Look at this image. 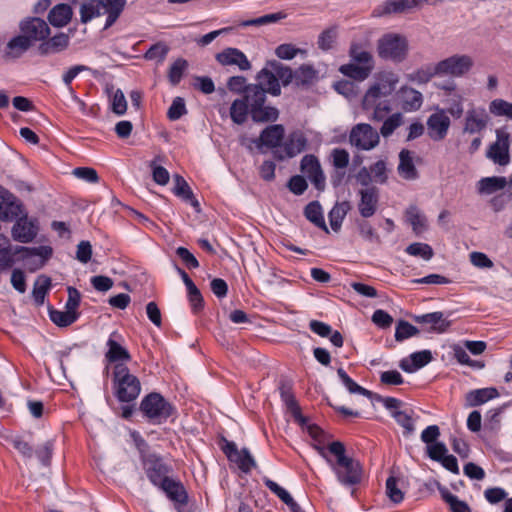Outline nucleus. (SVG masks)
<instances>
[{
  "label": "nucleus",
  "mask_w": 512,
  "mask_h": 512,
  "mask_svg": "<svg viewBox=\"0 0 512 512\" xmlns=\"http://www.w3.org/2000/svg\"><path fill=\"white\" fill-rule=\"evenodd\" d=\"M307 140L300 132H293L289 135L288 139L284 142L282 149L284 151V155H281L280 158L283 157H294L297 154L301 153L306 147Z\"/></svg>",
  "instance_id": "nucleus-31"
},
{
  "label": "nucleus",
  "mask_w": 512,
  "mask_h": 512,
  "mask_svg": "<svg viewBox=\"0 0 512 512\" xmlns=\"http://www.w3.org/2000/svg\"><path fill=\"white\" fill-rule=\"evenodd\" d=\"M412 319L414 322L422 325L425 331L438 334L446 332L451 325V322L440 311L414 315Z\"/></svg>",
  "instance_id": "nucleus-18"
},
{
  "label": "nucleus",
  "mask_w": 512,
  "mask_h": 512,
  "mask_svg": "<svg viewBox=\"0 0 512 512\" xmlns=\"http://www.w3.org/2000/svg\"><path fill=\"white\" fill-rule=\"evenodd\" d=\"M16 247L13 248L7 237L0 235V269L5 270L14 264V256H16Z\"/></svg>",
  "instance_id": "nucleus-39"
},
{
  "label": "nucleus",
  "mask_w": 512,
  "mask_h": 512,
  "mask_svg": "<svg viewBox=\"0 0 512 512\" xmlns=\"http://www.w3.org/2000/svg\"><path fill=\"white\" fill-rule=\"evenodd\" d=\"M257 86L262 88L265 93L278 96L281 93L279 81L273 71L263 68L257 75Z\"/></svg>",
  "instance_id": "nucleus-28"
},
{
  "label": "nucleus",
  "mask_w": 512,
  "mask_h": 512,
  "mask_svg": "<svg viewBox=\"0 0 512 512\" xmlns=\"http://www.w3.org/2000/svg\"><path fill=\"white\" fill-rule=\"evenodd\" d=\"M16 253L21 254L24 266L30 271L35 272L41 269L51 258L53 249L51 246L42 245L38 247L16 246Z\"/></svg>",
  "instance_id": "nucleus-10"
},
{
  "label": "nucleus",
  "mask_w": 512,
  "mask_h": 512,
  "mask_svg": "<svg viewBox=\"0 0 512 512\" xmlns=\"http://www.w3.org/2000/svg\"><path fill=\"white\" fill-rule=\"evenodd\" d=\"M157 161H162V157L157 156L150 162L149 167L152 169L153 180L163 186L169 182L170 174L166 168L158 165Z\"/></svg>",
  "instance_id": "nucleus-54"
},
{
  "label": "nucleus",
  "mask_w": 512,
  "mask_h": 512,
  "mask_svg": "<svg viewBox=\"0 0 512 512\" xmlns=\"http://www.w3.org/2000/svg\"><path fill=\"white\" fill-rule=\"evenodd\" d=\"M125 6L126 0H89L80 7V20L88 23L96 17L106 15L104 29H108L120 17Z\"/></svg>",
  "instance_id": "nucleus-4"
},
{
  "label": "nucleus",
  "mask_w": 512,
  "mask_h": 512,
  "mask_svg": "<svg viewBox=\"0 0 512 512\" xmlns=\"http://www.w3.org/2000/svg\"><path fill=\"white\" fill-rule=\"evenodd\" d=\"M72 14L68 4H58L49 12L48 20L54 27H64L70 22Z\"/></svg>",
  "instance_id": "nucleus-34"
},
{
  "label": "nucleus",
  "mask_w": 512,
  "mask_h": 512,
  "mask_svg": "<svg viewBox=\"0 0 512 512\" xmlns=\"http://www.w3.org/2000/svg\"><path fill=\"white\" fill-rule=\"evenodd\" d=\"M408 40L397 33H387L377 41V53L379 58L393 63L403 62L408 55Z\"/></svg>",
  "instance_id": "nucleus-6"
},
{
  "label": "nucleus",
  "mask_w": 512,
  "mask_h": 512,
  "mask_svg": "<svg viewBox=\"0 0 512 512\" xmlns=\"http://www.w3.org/2000/svg\"><path fill=\"white\" fill-rule=\"evenodd\" d=\"M112 111L117 115L125 114L127 110V101L122 90L117 89L111 100Z\"/></svg>",
  "instance_id": "nucleus-63"
},
{
  "label": "nucleus",
  "mask_w": 512,
  "mask_h": 512,
  "mask_svg": "<svg viewBox=\"0 0 512 512\" xmlns=\"http://www.w3.org/2000/svg\"><path fill=\"white\" fill-rule=\"evenodd\" d=\"M108 350L105 354V358L110 363H123L131 360V355L129 351L120 345L117 341H115L112 337H110L106 343Z\"/></svg>",
  "instance_id": "nucleus-29"
},
{
  "label": "nucleus",
  "mask_w": 512,
  "mask_h": 512,
  "mask_svg": "<svg viewBox=\"0 0 512 512\" xmlns=\"http://www.w3.org/2000/svg\"><path fill=\"white\" fill-rule=\"evenodd\" d=\"M436 70V64L433 66H427L420 68L412 73L407 74V79L413 83L417 84H426L428 83L434 76H438V72Z\"/></svg>",
  "instance_id": "nucleus-50"
},
{
  "label": "nucleus",
  "mask_w": 512,
  "mask_h": 512,
  "mask_svg": "<svg viewBox=\"0 0 512 512\" xmlns=\"http://www.w3.org/2000/svg\"><path fill=\"white\" fill-rule=\"evenodd\" d=\"M419 333V330L407 321L400 320L395 329V339L398 342L404 341Z\"/></svg>",
  "instance_id": "nucleus-57"
},
{
  "label": "nucleus",
  "mask_w": 512,
  "mask_h": 512,
  "mask_svg": "<svg viewBox=\"0 0 512 512\" xmlns=\"http://www.w3.org/2000/svg\"><path fill=\"white\" fill-rule=\"evenodd\" d=\"M315 77L316 71L309 65H302L295 71V83L297 85L309 84Z\"/></svg>",
  "instance_id": "nucleus-59"
},
{
  "label": "nucleus",
  "mask_w": 512,
  "mask_h": 512,
  "mask_svg": "<svg viewBox=\"0 0 512 512\" xmlns=\"http://www.w3.org/2000/svg\"><path fill=\"white\" fill-rule=\"evenodd\" d=\"M51 286V279L44 275L39 276L33 287L32 296L37 305H42L45 300V296L48 293Z\"/></svg>",
  "instance_id": "nucleus-48"
},
{
  "label": "nucleus",
  "mask_w": 512,
  "mask_h": 512,
  "mask_svg": "<svg viewBox=\"0 0 512 512\" xmlns=\"http://www.w3.org/2000/svg\"><path fill=\"white\" fill-rule=\"evenodd\" d=\"M223 452L229 461L235 463L244 473H249L256 467V461L247 448L239 450L234 442H226Z\"/></svg>",
  "instance_id": "nucleus-16"
},
{
  "label": "nucleus",
  "mask_w": 512,
  "mask_h": 512,
  "mask_svg": "<svg viewBox=\"0 0 512 512\" xmlns=\"http://www.w3.org/2000/svg\"><path fill=\"white\" fill-rule=\"evenodd\" d=\"M39 223L36 218H29L27 215H21L16 219L12 227L11 234L15 241L21 243H30L37 236Z\"/></svg>",
  "instance_id": "nucleus-15"
},
{
  "label": "nucleus",
  "mask_w": 512,
  "mask_h": 512,
  "mask_svg": "<svg viewBox=\"0 0 512 512\" xmlns=\"http://www.w3.org/2000/svg\"><path fill=\"white\" fill-rule=\"evenodd\" d=\"M360 200L358 210L363 218L372 217L378 208L379 189L377 187H367L358 191Z\"/></svg>",
  "instance_id": "nucleus-23"
},
{
  "label": "nucleus",
  "mask_w": 512,
  "mask_h": 512,
  "mask_svg": "<svg viewBox=\"0 0 512 512\" xmlns=\"http://www.w3.org/2000/svg\"><path fill=\"white\" fill-rule=\"evenodd\" d=\"M319 454L326 460L337 480L344 486H355L362 480L360 463L346 455L343 443L333 441L327 447H317Z\"/></svg>",
  "instance_id": "nucleus-1"
},
{
  "label": "nucleus",
  "mask_w": 512,
  "mask_h": 512,
  "mask_svg": "<svg viewBox=\"0 0 512 512\" xmlns=\"http://www.w3.org/2000/svg\"><path fill=\"white\" fill-rule=\"evenodd\" d=\"M432 360V354L429 350H422L412 353L409 357L403 358L400 361V368L407 372L413 373L418 369L424 367Z\"/></svg>",
  "instance_id": "nucleus-25"
},
{
  "label": "nucleus",
  "mask_w": 512,
  "mask_h": 512,
  "mask_svg": "<svg viewBox=\"0 0 512 512\" xmlns=\"http://www.w3.org/2000/svg\"><path fill=\"white\" fill-rule=\"evenodd\" d=\"M349 141L357 149L369 151L379 144L380 137L379 133L371 125L360 123L352 128Z\"/></svg>",
  "instance_id": "nucleus-13"
},
{
  "label": "nucleus",
  "mask_w": 512,
  "mask_h": 512,
  "mask_svg": "<svg viewBox=\"0 0 512 512\" xmlns=\"http://www.w3.org/2000/svg\"><path fill=\"white\" fill-rule=\"evenodd\" d=\"M301 172L311 181L317 190L325 188V176L318 158L314 155H305L301 160Z\"/></svg>",
  "instance_id": "nucleus-17"
},
{
  "label": "nucleus",
  "mask_w": 512,
  "mask_h": 512,
  "mask_svg": "<svg viewBox=\"0 0 512 512\" xmlns=\"http://www.w3.org/2000/svg\"><path fill=\"white\" fill-rule=\"evenodd\" d=\"M22 215V205L8 190L0 187V219L11 221Z\"/></svg>",
  "instance_id": "nucleus-24"
},
{
  "label": "nucleus",
  "mask_w": 512,
  "mask_h": 512,
  "mask_svg": "<svg viewBox=\"0 0 512 512\" xmlns=\"http://www.w3.org/2000/svg\"><path fill=\"white\" fill-rule=\"evenodd\" d=\"M243 99L247 101L250 112L265 103L266 93L257 85H249L245 91Z\"/></svg>",
  "instance_id": "nucleus-41"
},
{
  "label": "nucleus",
  "mask_w": 512,
  "mask_h": 512,
  "mask_svg": "<svg viewBox=\"0 0 512 512\" xmlns=\"http://www.w3.org/2000/svg\"><path fill=\"white\" fill-rule=\"evenodd\" d=\"M497 397H499L497 389L493 387H487L471 390L468 392L466 394V402L468 406L476 407Z\"/></svg>",
  "instance_id": "nucleus-30"
},
{
  "label": "nucleus",
  "mask_w": 512,
  "mask_h": 512,
  "mask_svg": "<svg viewBox=\"0 0 512 512\" xmlns=\"http://www.w3.org/2000/svg\"><path fill=\"white\" fill-rule=\"evenodd\" d=\"M285 16L281 12L278 13H272L260 16L258 18L250 19V20H244L239 23V26L241 27H247V26H262L267 25L271 23H276L279 20L283 19Z\"/></svg>",
  "instance_id": "nucleus-55"
},
{
  "label": "nucleus",
  "mask_w": 512,
  "mask_h": 512,
  "mask_svg": "<svg viewBox=\"0 0 512 512\" xmlns=\"http://www.w3.org/2000/svg\"><path fill=\"white\" fill-rule=\"evenodd\" d=\"M305 217L315 224L317 227L328 232V228L324 221L323 211L318 201L310 202L304 209Z\"/></svg>",
  "instance_id": "nucleus-40"
},
{
  "label": "nucleus",
  "mask_w": 512,
  "mask_h": 512,
  "mask_svg": "<svg viewBox=\"0 0 512 512\" xmlns=\"http://www.w3.org/2000/svg\"><path fill=\"white\" fill-rule=\"evenodd\" d=\"M395 421L404 428V434L410 435L414 432L415 426L411 413L407 410H401L394 413Z\"/></svg>",
  "instance_id": "nucleus-61"
},
{
  "label": "nucleus",
  "mask_w": 512,
  "mask_h": 512,
  "mask_svg": "<svg viewBox=\"0 0 512 512\" xmlns=\"http://www.w3.org/2000/svg\"><path fill=\"white\" fill-rule=\"evenodd\" d=\"M175 186L174 193L175 195L182 197L184 200L189 201L191 205L195 208L199 207L198 201L194 198L193 193L185 181V179L180 175L174 176Z\"/></svg>",
  "instance_id": "nucleus-46"
},
{
  "label": "nucleus",
  "mask_w": 512,
  "mask_h": 512,
  "mask_svg": "<svg viewBox=\"0 0 512 512\" xmlns=\"http://www.w3.org/2000/svg\"><path fill=\"white\" fill-rule=\"evenodd\" d=\"M399 82V76L390 70L380 71L375 75V82L366 91L362 106L364 110H373L372 119L382 121L391 111V95Z\"/></svg>",
  "instance_id": "nucleus-2"
},
{
  "label": "nucleus",
  "mask_w": 512,
  "mask_h": 512,
  "mask_svg": "<svg viewBox=\"0 0 512 512\" xmlns=\"http://www.w3.org/2000/svg\"><path fill=\"white\" fill-rule=\"evenodd\" d=\"M368 169L375 183L385 184L387 182L388 169L387 164L384 160H378L377 162L372 164Z\"/></svg>",
  "instance_id": "nucleus-58"
},
{
  "label": "nucleus",
  "mask_w": 512,
  "mask_h": 512,
  "mask_svg": "<svg viewBox=\"0 0 512 512\" xmlns=\"http://www.w3.org/2000/svg\"><path fill=\"white\" fill-rule=\"evenodd\" d=\"M31 46V41L25 35H18L13 37L7 43L8 55L13 58L20 57L23 53H25Z\"/></svg>",
  "instance_id": "nucleus-44"
},
{
  "label": "nucleus",
  "mask_w": 512,
  "mask_h": 512,
  "mask_svg": "<svg viewBox=\"0 0 512 512\" xmlns=\"http://www.w3.org/2000/svg\"><path fill=\"white\" fill-rule=\"evenodd\" d=\"M264 484L290 508L291 512H301L300 506L294 501L287 490L269 478H264Z\"/></svg>",
  "instance_id": "nucleus-36"
},
{
  "label": "nucleus",
  "mask_w": 512,
  "mask_h": 512,
  "mask_svg": "<svg viewBox=\"0 0 512 512\" xmlns=\"http://www.w3.org/2000/svg\"><path fill=\"white\" fill-rule=\"evenodd\" d=\"M427 134L433 141H442L448 135L451 126L450 117L447 115L446 109L435 107L432 114L426 121Z\"/></svg>",
  "instance_id": "nucleus-14"
},
{
  "label": "nucleus",
  "mask_w": 512,
  "mask_h": 512,
  "mask_svg": "<svg viewBox=\"0 0 512 512\" xmlns=\"http://www.w3.org/2000/svg\"><path fill=\"white\" fill-rule=\"evenodd\" d=\"M350 63L341 65L339 71L351 79L364 81L375 67L373 54L364 42H352L349 48Z\"/></svg>",
  "instance_id": "nucleus-3"
},
{
  "label": "nucleus",
  "mask_w": 512,
  "mask_h": 512,
  "mask_svg": "<svg viewBox=\"0 0 512 512\" xmlns=\"http://www.w3.org/2000/svg\"><path fill=\"white\" fill-rule=\"evenodd\" d=\"M337 375L341 380L342 384L346 387V389L352 394H360L366 397H371L372 392L358 385L349 375L345 372L344 369L339 368L337 370Z\"/></svg>",
  "instance_id": "nucleus-49"
},
{
  "label": "nucleus",
  "mask_w": 512,
  "mask_h": 512,
  "mask_svg": "<svg viewBox=\"0 0 512 512\" xmlns=\"http://www.w3.org/2000/svg\"><path fill=\"white\" fill-rule=\"evenodd\" d=\"M350 209V203L343 201L336 203L329 212L330 226L335 232L339 231L341 228L342 222Z\"/></svg>",
  "instance_id": "nucleus-38"
},
{
  "label": "nucleus",
  "mask_w": 512,
  "mask_h": 512,
  "mask_svg": "<svg viewBox=\"0 0 512 512\" xmlns=\"http://www.w3.org/2000/svg\"><path fill=\"white\" fill-rule=\"evenodd\" d=\"M399 175L405 180H415L419 174L413 162V153L402 149L399 153V164L397 167Z\"/></svg>",
  "instance_id": "nucleus-27"
},
{
  "label": "nucleus",
  "mask_w": 512,
  "mask_h": 512,
  "mask_svg": "<svg viewBox=\"0 0 512 512\" xmlns=\"http://www.w3.org/2000/svg\"><path fill=\"white\" fill-rule=\"evenodd\" d=\"M439 492L452 512H472L466 502L459 500L458 497L452 494L446 487L439 485Z\"/></svg>",
  "instance_id": "nucleus-42"
},
{
  "label": "nucleus",
  "mask_w": 512,
  "mask_h": 512,
  "mask_svg": "<svg viewBox=\"0 0 512 512\" xmlns=\"http://www.w3.org/2000/svg\"><path fill=\"white\" fill-rule=\"evenodd\" d=\"M50 320L59 327H67L73 324L79 317V313L70 312L65 309L64 311L50 309Z\"/></svg>",
  "instance_id": "nucleus-47"
},
{
  "label": "nucleus",
  "mask_w": 512,
  "mask_h": 512,
  "mask_svg": "<svg viewBox=\"0 0 512 512\" xmlns=\"http://www.w3.org/2000/svg\"><path fill=\"white\" fill-rule=\"evenodd\" d=\"M248 113H250V108L247 101L243 98L233 101L230 107V117L234 123L238 125L243 124L247 120Z\"/></svg>",
  "instance_id": "nucleus-43"
},
{
  "label": "nucleus",
  "mask_w": 512,
  "mask_h": 512,
  "mask_svg": "<svg viewBox=\"0 0 512 512\" xmlns=\"http://www.w3.org/2000/svg\"><path fill=\"white\" fill-rule=\"evenodd\" d=\"M396 100L403 111L415 112L418 111L423 104V95L420 91L410 86L403 85L396 92Z\"/></svg>",
  "instance_id": "nucleus-21"
},
{
  "label": "nucleus",
  "mask_w": 512,
  "mask_h": 512,
  "mask_svg": "<svg viewBox=\"0 0 512 512\" xmlns=\"http://www.w3.org/2000/svg\"><path fill=\"white\" fill-rule=\"evenodd\" d=\"M166 496L175 503L188 502V494L183 484L173 478H169L158 486Z\"/></svg>",
  "instance_id": "nucleus-26"
},
{
  "label": "nucleus",
  "mask_w": 512,
  "mask_h": 512,
  "mask_svg": "<svg viewBox=\"0 0 512 512\" xmlns=\"http://www.w3.org/2000/svg\"><path fill=\"white\" fill-rule=\"evenodd\" d=\"M397 482V479L393 476H390L386 480L387 495L394 503H400L404 498L402 491L398 488Z\"/></svg>",
  "instance_id": "nucleus-64"
},
{
  "label": "nucleus",
  "mask_w": 512,
  "mask_h": 512,
  "mask_svg": "<svg viewBox=\"0 0 512 512\" xmlns=\"http://www.w3.org/2000/svg\"><path fill=\"white\" fill-rule=\"evenodd\" d=\"M438 0H387L381 6L377 7L373 14L375 16H384L389 14H400L411 11L423 2L436 3Z\"/></svg>",
  "instance_id": "nucleus-19"
},
{
  "label": "nucleus",
  "mask_w": 512,
  "mask_h": 512,
  "mask_svg": "<svg viewBox=\"0 0 512 512\" xmlns=\"http://www.w3.org/2000/svg\"><path fill=\"white\" fill-rule=\"evenodd\" d=\"M69 45V37L65 33H59L49 40L43 41L39 46L42 55L58 53L65 50Z\"/></svg>",
  "instance_id": "nucleus-33"
},
{
  "label": "nucleus",
  "mask_w": 512,
  "mask_h": 512,
  "mask_svg": "<svg viewBox=\"0 0 512 512\" xmlns=\"http://www.w3.org/2000/svg\"><path fill=\"white\" fill-rule=\"evenodd\" d=\"M489 113L494 117H504L512 120V102L496 98L489 103Z\"/></svg>",
  "instance_id": "nucleus-45"
},
{
  "label": "nucleus",
  "mask_w": 512,
  "mask_h": 512,
  "mask_svg": "<svg viewBox=\"0 0 512 512\" xmlns=\"http://www.w3.org/2000/svg\"><path fill=\"white\" fill-rule=\"evenodd\" d=\"M507 180L502 176H492L481 178L477 184V192L481 195H491L497 191L504 189Z\"/></svg>",
  "instance_id": "nucleus-32"
},
{
  "label": "nucleus",
  "mask_w": 512,
  "mask_h": 512,
  "mask_svg": "<svg viewBox=\"0 0 512 512\" xmlns=\"http://www.w3.org/2000/svg\"><path fill=\"white\" fill-rule=\"evenodd\" d=\"M186 113L187 110L184 99L181 97H176L168 109L167 116L170 120L175 121L180 119Z\"/></svg>",
  "instance_id": "nucleus-62"
},
{
  "label": "nucleus",
  "mask_w": 512,
  "mask_h": 512,
  "mask_svg": "<svg viewBox=\"0 0 512 512\" xmlns=\"http://www.w3.org/2000/svg\"><path fill=\"white\" fill-rule=\"evenodd\" d=\"M251 117L255 122L275 121L278 118V110L271 106L262 104L256 109H252Z\"/></svg>",
  "instance_id": "nucleus-51"
},
{
  "label": "nucleus",
  "mask_w": 512,
  "mask_h": 512,
  "mask_svg": "<svg viewBox=\"0 0 512 512\" xmlns=\"http://www.w3.org/2000/svg\"><path fill=\"white\" fill-rule=\"evenodd\" d=\"M405 251L407 254L411 256L421 257L426 261L430 260L434 255L431 246L421 242H415L410 244L409 246L406 247Z\"/></svg>",
  "instance_id": "nucleus-53"
},
{
  "label": "nucleus",
  "mask_w": 512,
  "mask_h": 512,
  "mask_svg": "<svg viewBox=\"0 0 512 512\" xmlns=\"http://www.w3.org/2000/svg\"><path fill=\"white\" fill-rule=\"evenodd\" d=\"M405 216L407 222L412 226V230L417 235L427 230V219L418 207H408Z\"/></svg>",
  "instance_id": "nucleus-37"
},
{
  "label": "nucleus",
  "mask_w": 512,
  "mask_h": 512,
  "mask_svg": "<svg viewBox=\"0 0 512 512\" xmlns=\"http://www.w3.org/2000/svg\"><path fill=\"white\" fill-rule=\"evenodd\" d=\"M490 123V116L482 106H471L465 112L462 132L469 135H481Z\"/></svg>",
  "instance_id": "nucleus-11"
},
{
  "label": "nucleus",
  "mask_w": 512,
  "mask_h": 512,
  "mask_svg": "<svg viewBox=\"0 0 512 512\" xmlns=\"http://www.w3.org/2000/svg\"><path fill=\"white\" fill-rule=\"evenodd\" d=\"M284 137V127L280 124L270 125L266 127L261 135L260 142L267 147H277Z\"/></svg>",
  "instance_id": "nucleus-35"
},
{
  "label": "nucleus",
  "mask_w": 512,
  "mask_h": 512,
  "mask_svg": "<svg viewBox=\"0 0 512 512\" xmlns=\"http://www.w3.org/2000/svg\"><path fill=\"white\" fill-rule=\"evenodd\" d=\"M473 59L467 54H454L436 63L438 76L459 78L468 73L473 67Z\"/></svg>",
  "instance_id": "nucleus-9"
},
{
  "label": "nucleus",
  "mask_w": 512,
  "mask_h": 512,
  "mask_svg": "<svg viewBox=\"0 0 512 512\" xmlns=\"http://www.w3.org/2000/svg\"><path fill=\"white\" fill-rule=\"evenodd\" d=\"M268 65L272 68L278 81L281 80L284 86L290 84L293 79L295 80V72H293L291 68L284 66L277 61H271Z\"/></svg>",
  "instance_id": "nucleus-52"
},
{
  "label": "nucleus",
  "mask_w": 512,
  "mask_h": 512,
  "mask_svg": "<svg viewBox=\"0 0 512 512\" xmlns=\"http://www.w3.org/2000/svg\"><path fill=\"white\" fill-rule=\"evenodd\" d=\"M113 391L119 402L129 403L138 398L141 392V383L138 377L132 374L129 368L118 363L112 372Z\"/></svg>",
  "instance_id": "nucleus-5"
},
{
  "label": "nucleus",
  "mask_w": 512,
  "mask_h": 512,
  "mask_svg": "<svg viewBox=\"0 0 512 512\" xmlns=\"http://www.w3.org/2000/svg\"><path fill=\"white\" fill-rule=\"evenodd\" d=\"M20 30L23 35L32 41H44L50 34L48 24L41 18L32 17L20 23Z\"/></svg>",
  "instance_id": "nucleus-22"
},
{
  "label": "nucleus",
  "mask_w": 512,
  "mask_h": 512,
  "mask_svg": "<svg viewBox=\"0 0 512 512\" xmlns=\"http://www.w3.org/2000/svg\"><path fill=\"white\" fill-rule=\"evenodd\" d=\"M140 410L152 423L161 424L172 415L173 407L161 394L153 392L142 399Z\"/></svg>",
  "instance_id": "nucleus-7"
},
{
  "label": "nucleus",
  "mask_w": 512,
  "mask_h": 512,
  "mask_svg": "<svg viewBox=\"0 0 512 512\" xmlns=\"http://www.w3.org/2000/svg\"><path fill=\"white\" fill-rule=\"evenodd\" d=\"M188 67V62L184 59H177L170 67L169 80L173 85H177L183 76L184 71Z\"/></svg>",
  "instance_id": "nucleus-60"
},
{
  "label": "nucleus",
  "mask_w": 512,
  "mask_h": 512,
  "mask_svg": "<svg viewBox=\"0 0 512 512\" xmlns=\"http://www.w3.org/2000/svg\"><path fill=\"white\" fill-rule=\"evenodd\" d=\"M141 460L146 476L154 486L158 487L170 478L172 468L158 454L143 453Z\"/></svg>",
  "instance_id": "nucleus-8"
},
{
  "label": "nucleus",
  "mask_w": 512,
  "mask_h": 512,
  "mask_svg": "<svg viewBox=\"0 0 512 512\" xmlns=\"http://www.w3.org/2000/svg\"><path fill=\"white\" fill-rule=\"evenodd\" d=\"M215 58L222 66H235L240 71H248L252 67L247 56L237 48H225L217 53Z\"/></svg>",
  "instance_id": "nucleus-20"
},
{
  "label": "nucleus",
  "mask_w": 512,
  "mask_h": 512,
  "mask_svg": "<svg viewBox=\"0 0 512 512\" xmlns=\"http://www.w3.org/2000/svg\"><path fill=\"white\" fill-rule=\"evenodd\" d=\"M403 123V115L401 113H394L387 117L382 127L380 128V133L383 137H389L393 134V132L402 125Z\"/></svg>",
  "instance_id": "nucleus-56"
},
{
  "label": "nucleus",
  "mask_w": 512,
  "mask_h": 512,
  "mask_svg": "<svg viewBox=\"0 0 512 512\" xmlns=\"http://www.w3.org/2000/svg\"><path fill=\"white\" fill-rule=\"evenodd\" d=\"M510 134L502 129L496 130V140L487 149L486 157L494 164L507 166L510 163Z\"/></svg>",
  "instance_id": "nucleus-12"
}]
</instances>
